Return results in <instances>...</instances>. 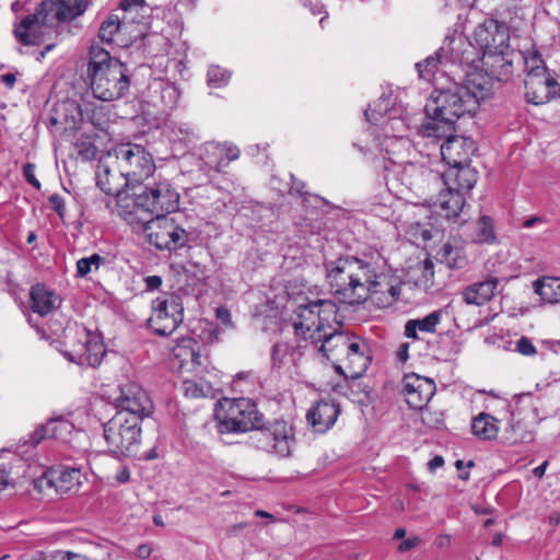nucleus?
Here are the masks:
<instances>
[{"label":"nucleus","mask_w":560,"mask_h":560,"mask_svg":"<svg viewBox=\"0 0 560 560\" xmlns=\"http://www.w3.org/2000/svg\"><path fill=\"white\" fill-rule=\"evenodd\" d=\"M326 281L340 301L377 307L393 305L400 295V281L392 273L378 252L343 255L324 262Z\"/></svg>","instance_id":"obj_1"},{"label":"nucleus","mask_w":560,"mask_h":560,"mask_svg":"<svg viewBox=\"0 0 560 560\" xmlns=\"http://www.w3.org/2000/svg\"><path fill=\"white\" fill-rule=\"evenodd\" d=\"M89 3L88 0H43L34 13L14 26V37L24 46L39 45L46 26L75 20L86 11Z\"/></svg>","instance_id":"obj_2"},{"label":"nucleus","mask_w":560,"mask_h":560,"mask_svg":"<svg viewBox=\"0 0 560 560\" xmlns=\"http://www.w3.org/2000/svg\"><path fill=\"white\" fill-rule=\"evenodd\" d=\"M220 433H252L260 425L264 415L249 398L223 399L214 413Z\"/></svg>","instance_id":"obj_3"},{"label":"nucleus","mask_w":560,"mask_h":560,"mask_svg":"<svg viewBox=\"0 0 560 560\" xmlns=\"http://www.w3.org/2000/svg\"><path fill=\"white\" fill-rule=\"evenodd\" d=\"M63 347L62 354L69 361L92 368L98 366L106 353L101 337L79 325L65 330Z\"/></svg>","instance_id":"obj_4"},{"label":"nucleus","mask_w":560,"mask_h":560,"mask_svg":"<svg viewBox=\"0 0 560 560\" xmlns=\"http://www.w3.org/2000/svg\"><path fill=\"white\" fill-rule=\"evenodd\" d=\"M104 438L113 453L133 456L140 445L141 421L137 417L126 418L124 413H115L104 424Z\"/></svg>","instance_id":"obj_5"},{"label":"nucleus","mask_w":560,"mask_h":560,"mask_svg":"<svg viewBox=\"0 0 560 560\" xmlns=\"http://www.w3.org/2000/svg\"><path fill=\"white\" fill-rule=\"evenodd\" d=\"M114 152L118 171L121 172L126 184H129L130 187L153 175L155 171L153 156L142 145L130 142L121 143L115 148Z\"/></svg>","instance_id":"obj_6"},{"label":"nucleus","mask_w":560,"mask_h":560,"mask_svg":"<svg viewBox=\"0 0 560 560\" xmlns=\"http://www.w3.org/2000/svg\"><path fill=\"white\" fill-rule=\"evenodd\" d=\"M294 442L293 428L283 420H275L267 425L264 420L249 435V444L267 454L279 458L291 455V446Z\"/></svg>","instance_id":"obj_7"},{"label":"nucleus","mask_w":560,"mask_h":560,"mask_svg":"<svg viewBox=\"0 0 560 560\" xmlns=\"http://www.w3.org/2000/svg\"><path fill=\"white\" fill-rule=\"evenodd\" d=\"M465 93L459 84L434 90L425 104L427 114L444 116L450 122H456L465 115H474L476 113L475 101L470 97L466 98L463 95Z\"/></svg>","instance_id":"obj_8"},{"label":"nucleus","mask_w":560,"mask_h":560,"mask_svg":"<svg viewBox=\"0 0 560 560\" xmlns=\"http://www.w3.org/2000/svg\"><path fill=\"white\" fill-rule=\"evenodd\" d=\"M90 77L93 95L104 102L124 97L130 88L129 71L121 61H112Z\"/></svg>","instance_id":"obj_9"},{"label":"nucleus","mask_w":560,"mask_h":560,"mask_svg":"<svg viewBox=\"0 0 560 560\" xmlns=\"http://www.w3.org/2000/svg\"><path fill=\"white\" fill-rule=\"evenodd\" d=\"M136 205L149 218L164 217L179 207V194L166 179L140 187L139 194H136Z\"/></svg>","instance_id":"obj_10"},{"label":"nucleus","mask_w":560,"mask_h":560,"mask_svg":"<svg viewBox=\"0 0 560 560\" xmlns=\"http://www.w3.org/2000/svg\"><path fill=\"white\" fill-rule=\"evenodd\" d=\"M138 221L150 244L158 249L173 250L184 247L188 242L187 232L173 218H138Z\"/></svg>","instance_id":"obj_11"},{"label":"nucleus","mask_w":560,"mask_h":560,"mask_svg":"<svg viewBox=\"0 0 560 560\" xmlns=\"http://www.w3.org/2000/svg\"><path fill=\"white\" fill-rule=\"evenodd\" d=\"M153 313L149 318L150 328L159 336H170L183 322V302L176 294L156 298L152 302Z\"/></svg>","instance_id":"obj_12"},{"label":"nucleus","mask_w":560,"mask_h":560,"mask_svg":"<svg viewBox=\"0 0 560 560\" xmlns=\"http://www.w3.org/2000/svg\"><path fill=\"white\" fill-rule=\"evenodd\" d=\"M116 413H124L126 418L137 417L142 422L153 413L154 406L148 393L136 383H127L119 387V395L115 398Z\"/></svg>","instance_id":"obj_13"},{"label":"nucleus","mask_w":560,"mask_h":560,"mask_svg":"<svg viewBox=\"0 0 560 560\" xmlns=\"http://www.w3.org/2000/svg\"><path fill=\"white\" fill-rule=\"evenodd\" d=\"M472 38L477 49L482 55L497 49L509 48L510 32L504 23L486 19L476 26Z\"/></svg>","instance_id":"obj_14"},{"label":"nucleus","mask_w":560,"mask_h":560,"mask_svg":"<svg viewBox=\"0 0 560 560\" xmlns=\"http://www.w3.org/2000/svg\"><path fill=\"white\" fill-rule=\"evenodd\" d=\"M440 55H444L445 62L477 69L480 52L477 47L464 35L447 36L440 47Z\"/></svg>","instance_id":"obj_15"},{"label":"nucleus","mask_w":560,"mask_h":560,"mask_svg":"<svg viewBox=\"0 0 560 560\" xmlns=\"http://www.w3.org/2000/svg\"><path fill=\"white\" fill-rule=\"evenodd\" d=\"M72 421L62 415L50 417L45 423L38 425L31 434L23 440L24 445L36 447L44 440L54 439L61 442H69L73 433Z\"/></svg>","instance_id":"obj_16"},{"label":"nucleus","mask_w":560,"mask_h":560,"mask_svg":"<svg viewBox=\"0 0 560 560\" xmlns=\"http://www.w3.org/2000/svg\"><path fill=\"white\" fill-rule=\"evenodd\" d=\"M82 472L78 468H61L45 472L35 480V488L40 492L54 488L57 493L77 492L81 486Z\"/></svg>","instance_id":"obj_17"},{"label":"nucleus","mask_w":560,"mask_h":560,"mask_svg":"<svg viewBox=\"0 0 560 560\" xmlns=\"http://www.w3.org/2000/svg\"><path fill=\"white\" fill-rule=\"evenodd\" d=\"M515 60V51L509 47L482 54L479 63H481L482 70L489 79L506 82L513 74V63Z\"/></svg>","instance_id":"obj_18"},{"label":"nucleus","mask_w":560,"mask_h":560,"mask_svg":"<svg viewBox=\"0 0 560 560\" xmlns=\"http://www.w3.org/2000/svg\"><path fill=\"white\" fill-rule=\"evenodd\" d=\"M388 103V98L381 97L376 103L375 108H369L365 110V118L372 125L381 124L386 132L397 131V133L393 135V137L397 139V143L400 147L409 148V141L406 139V132L408 129L407 125L402 119L389 114L387 108Z\"/></svg>","instance_id":"obj_19"},{"label":"nucleus","mask_w":560,"mask_h":560,"mask_svg":"<svg viewBox=\"0 0 560 560\" xmlns=\"http://www.w3.org/2000/svg\"><path fill=\"white\" fill-rule=\"evenodd\" d=\"M402 386L408 406L419 410L427 406L436 390L433 380L413 373L404 376Z\"/></svg>","instance_id":"obj_20"},{"label":"nucleus","mask_w":560,"mask_h":560,"mask_svg":"<svg viewBox=\"0 0 560 560\" xmlns=\"http://www.w3.org/2000/svg\"><path fill=\"white\" fill-rule=\"evenodd\" d=\"M476 150L472 139L457 135L448 137L440 145L442 159L448 166L470 163V156Z\"/></svg>","instance_id":"obj_21"},{"label":"nucleus","mask_w":560,"mask_h":560,"mask_svg":"<svg viewBox=\"0 0 560 560\" xmlns=\"http://www.w3.org/2000/svg\"><path fill=\"white\" fill-rule=\"evenodd\" d=\"M339 413V404L322 399L307 411L306 420L316 432L325 433L335 424Z\"/></svg>","instance_id":"obj_22"},{"label":"nucleus","mask_w":560,"mask_h":560,"mask_svg":"<svg viewBox=\"0 0 560 560\" xmlns=\"http://www.w3.org/2000/svg\"><path fill=\"white\" fill-rule=\"evenodd\" d=\"M558 80L553 77L544 79L525 78V97L528 103L534 105L546 104L551 98L557 97L559 93Z\"/></svg>","instance_id":"obj_23"},{"label":"nucleus","mask_w":560,"mask_h":560,"mask_svg":"<svg viewBox=\"0 0 560 560\" xmlns=\"http://www.w3.org/2000/svg\"><path fill=\"white\" fill-rule=\"evenodd\" d=\"M355 336H350L343 331L334 330L332 332L320 331L319 351L328 359L343 361V357L349 352V348L355 340Z\"/></svg>","instance_id":"obj_24"},{"label":"nucleus","mask_w":560,"mask_h":560,"mask_svg":"<svg viewBox=\"0 0 560 560\" xmlns=\"http://www.w3.org/2000/svg\"><path fill=\"white\" fill-rule=\"evenodd\" d=\"M200 350V343L196 339L186 337L179 339L174 346L173 355L182 369L197 371L203 365Z\"/></svg>","instance_id":"obj_25"},{"label":"nucleus","mask_w":560,"mask_h":560,"mask_svg":"<svg viewBox=\"0 0 560 560\" xmlns=\"http://www.w3.org/2000/svg\"><path fill=\"white\" fill-rule=\"evenodd\" d=\"M444 184L450 189L464 192L474 188L477 183L478 174L470 166V163L458 166H450L442 176Z\"/></svg>","instance_id":"obj_26"},{"label":"nucleus","mask_w":560,"mask_h":560,"mask_svg":"<svg viewBox=\"0 0 560 560\" xmlns=\"http://www.w3.org/2000/svg\"><path fill=\"white\" fill-rule=\"evenodd\" d=\"M498 284V279L491 277L467 285L460 294L467 305L482 306L494 296Z\"/></svg>","instance_id":"obj_27"},{"label":"nucleus","mask_w":560,"mask_h":560,"mask_svg":"<svg viewBox=\"0 0 560 560\" xmlns=\"http://www.w3.org/2000/svg\"><path fill=\"white\" fill-rule=\"evenodd\" d=\"M343 361L350 376H362L371 363L366 345L357 337L349 348V352L343 357Z\"/></svg>","instance_id":"obj_28"},{"label":"nucleus","mask_w":560,"mask_h":560,"mask_svg":"<svg viewBox=\"0 0 560 560\" xmlns=\"http://www.w3.org/2000/svg\"><path fill=\"white\" fill-rule=\"evenodd\" d=\"M315 301H310L306 304H300L294 310L293 327L298 335H302L305 339H307V334L310 335L314 331L313 327L317 329L318 325V312L316 308ZM310 339V336H308Z\"/></svg>","instance_id":"obj_29"},{"label":"nucleus","mask_w":560,"mask_h":560,"mask_svg":"<svg viewBox=\"0 0 560 560\" xmlns=\"http://www.w3.org/2000/svg\"><path fill=\"white\" fill-rule=\"evenodd\" d=\"M465 206L464 195L459 191L450 189L441 191L438 198V213L447 220L459 222V214Z\"/></svg>","instance_id":"obj_30"},{"label":"nucleus","mask_w":560,"mask_h":560,"mask_svg":"<svg viewBox=\"0 0 560 560\" xmlns=\"http://www.w3.org/2000/svg\"><path fill=\"white\" fill-rule=\"evenodd\" d=\"M490 81L491 79L487 75L467 72L464 83L459 84L460 89L466 92L463 95L475 101V110H477L479 102L491 94Z\"/></svg>","instance_id":"obj_31"},{"label":"nucleus","mask_w":560,"mask_h":560,"mask_svg":"<svg viewBox=\"0 0 560 560\" xmlns=\"http://www.w3.org/2000/svg\"><path fill=\"white\" fill-rule=\"evenodd\" d=\"M96 185L108 196H116L124 188H130V185L126 184L121 172L118 171L117 174H114L109 166L104 163H100L97 166Z\"/></svg>","instance_id":"obj_32"},{"label":"nucleus","mask_w":560,"mask_h":560,"mask_svg":"<svg viewBox=\"0 0 560 560\" xmlns=\"http://www.w3.org/2000/svg\"><path fill=\"white\" fill-rule=\"evenodd\" d=\"M57 296L46 285L36 283L30 291L31 308L34 313L45 316L56 307Z\"/></svg>","instance_id":"obj_33"},{"label":"nucleus","mask_w":560,"mask_h":560,"mask_svg":"<svg viewBox=\"0 0 560 560\" xmlns=\"http://www.w3.org/2000/svg\"><path fill=\"white\" fill-rule=\"evenodd\" d=\"M429 120L422 124L421 133L423 137L442 139H448V137H453L455 132V124L450 122L445 119L444 116L436 115H428Z\"/></svg>","instance_id":"obj_34"},{"label":"nucleus","mask_w":560,"mask_h":560,"mask_svg":"<svg viewBox=\"0 0 560 560\" xmlns=\"http://www.w3.org/2000/svg\"><path fill=\"white\" fill-rule=\"evenodd\" d=\"M471 431L480 440H494L499 433V420L487 412H480L472 419Z\"/></svg>","instance_id":"obj_35"},{"label":"nucleus","mask_w":560,"mask_h":560,"mask_svg":"<svg viewBox=\"0 0 560 560\" xmlns=\"http://www.w3.org/2000/svg\"><path fill=\"white\" fill-rule=\"evenodd\" d=\"M534 291L545 303H560V278L546 277L534 282Z\"/></svg>","instance_id":"obj_36"},{"label":"nucleus","mask_w":560,"mask_h":560,"mask_svg":"<svg viewBox=\"0 0 560 560\" xmlns=\"http://www.w3.org/2000/svg\"><path fill=\"white\" fill-rule=\"evenodd\" d=\"M469 238L474 243L490 244L495 242V232L493 220L488 215H481L475 223L471 224V232Z\"/></svg>","instance_id":"obj_37"},{"label":"nucleus","mask_w":560,"mask_h":560,"mask_svg":"<svg viewBox=\"0 0 560 560\" xmlns=\"http://www.w3.org/2000/svg\"><path fill=\"white\" fill-rule=\"evenodd\" d=\"M129 189L130 188H124L116 195L117 208L119 215L129 223H133L138 212H142V209L136 205V194H139V191L133 190L132 194L129 195ZM132 189H135V187Z\"/></svg>","instance_id":"obj_38"},{"label":"nucleus","mask_w":560,"mask_h":560,"mask_svg":"<svg viewBox=\"0 0 560 560\" xmlns=\"http://www.w3.org/2000/svg\"><path fill=\"white\" fill-rule=\"evenodd\" d=\"M315 304L319 312L317 329H314V331L310 335L312 343H317V341H320V331L325 330L324 322H328L329 317L336 315L338 312L337 304L331 300H315Z\"/></svg>","instance_id":"obj_39"},{"label":"nucleus","mask_w":560,"mask_h":560,"mask_svg":"<svg viewBox=\"0 0 560 560\" xmlns=\"http://www.w3.org/2000/svg\"><path fill=\"white\" fill-rule=\"evenodd\" d=\"M184 395L189 398H213L214 388L209 381L203 378L184 380L182 383Z\"/></svg>","instance_id":"obj_40"},{"label":"nucleus","mask_w":560,"mask_h":560,"mask_svg":"<svg viewBox=\"0 0 560 560\" xmlns=\"http://www.w3.org/2000/svg\"><path fill=\"white\" fill-rule=\"evenodd\" d=\"M347 390L345 395L353 402L366 405L370 401L371 388L364 384L361 376H350L345 381Z\"/></svg>","instance_id":"obj_41"},{"label":"nucleus","mask_w":560,"mask_h":560,"mask_svg":"<svg viewBox=\"0 0 560 560\" xmlns=\"http://www.w3.org/2000/svg\"><path fill=\"white\" fill-rule=\"evenodd\" d=\"M121 30V23L116 14L108 15L102 23L98 30V38L102 43L112 45L118 43V35Z\"/></svg>","instance_id":"obj_42"},{"label":"nucleus","mask_w":560,"mask_h":560,"mask_svg":"<svg viewBox=\"0 0 560 560\" xmlns=\"http://www.w3.org/2000/svg\"><path fill=\"white\" fill-rule=\"evenodd\" d=\"M439 260L451 269H460L466 266V257L462 250L450 243L443 244L438 252Z\"/></svg>","instance_id":"obj_43"},{"label":"nucleus","mask_w":560,"mask_h":560,"mask_svg":"<svg viewBox=\"0 0 560 560\" xmlns=\"http://www.w3.org/2000/svg\"><path fill=\"white\" fill-rule=\"evenodd\" d=\"M112 61L119 60L112 58L109 52L98 45H92L90 48V61L88 67L89 74L92 75L96 72V70L109 67Z\"/></svg>","instance_id":"obj_44"},{"label":"nucleus","mask_w":560,"mask_h":560,"mask_svg":"<svg viewBox=\"0 0 560 560\" xmlns=\"http://www.w3.org/2000/svg\"><path fill=\"white\" fill-rule=\"evenodd\" d=\"M211 148L214 154L220 155V159L213 165L218 172L228 166L230 162L237 160L241 153L240 149L231 143L213 144Z\"/></svg>","instance_id":"obj_45"},{"label":"nucleus","mask_w":560,"mask_h":560,"mask_svg":"<svg viewBox=\"0 0 560 560\" xmlns=\"http://www.w3.org/2000/svg\"><path fill=\"white\" fill-rule=\"evenodd\" d=\"M446 63L444 55H440V48L434 55L427 57L423 61L417 62L416 68L421 79L429 80L438 69L439 65Z\"/></svg>","instance_id":"obj_46"},{"label":"nucleus","mask_w":560,"mask_h":560,"mask_svg":"<svg viewBox=\"0 0 560 560\" xmlns=\"http://www.w3.org/2000/svg\"><path fill=\"white\" fill-rule=\"evenodd\" d=\"M389 160H392V162L394 164L404 165V168L401 172V180H404L405 185H407L409 188H411L416 185V180H413V177L418 178V177L424 175V173L427 172V170H424L422 166H419L415 163H410V162L405 163L402 160H396V159H392V158H389Z\"/></svg>","instance_id":"obj_47"},{"label":"nucleus","mask_w":560,"mask_h":560,"mask_svg":"<svg viewBox=\"0 0 560 560\" xmlns=\"http://www.w3.org/2000/svg\"><path fill=\"white\" fill-rule=\"evenodd\" d=\"M516 59L523 61L525 74L536 68L546 66L538 50L530 48L525 51H515Z\"/></svg>","instance_id":"obj_48"},{"label":"nucleus","mask_w":560,"mask_h":560,"mask_svg":"<svg viewBox=\"0 0 560 560\" xmlns=\"http://www.w3.org/2000/svg\"><path fill=\"white\" fill-rule=\"evenodd\" d=\"M231 79V73L219 67V66H211L208 69L207 72V82L210 88L213 89H220L225 86Z\"/></svg>","instance_id":"obj_49"},{"label":"nucleus","mask_w":560,"mask_h":560,"mask_svg":"<svg viewBox=\"0 0 560 560\" xmlns=\"http://www.w3.org/2000/svg\"><path fill=\"white\" fill-rule=\"evenodd\" d=\"M104 262L105 258L98 254H93L90 257H83L77 261V276L84 278L93 268L97 270Z\"/></svg>","instance_id":"obj_50"},{"label":"nucleus","mask_w":560,"mask_h":560,"mask_svg":"<svg viewBox=\"0 0 560 560\" xmlns=\"http://www.w3.org/2000/svg\"><path fill=\"white\" fill-rule=\"evenodd\" d=\"M442 317V311H434L423 318L412 319L417 325L418 329L423 332L433 334L436 330V326L440 323Z\"/></svg>","instance_id":"obj_51"},{"label":"nucleus","mask_w":560,"mask_h":560,"mask_svg":"<svg viewBox=\"0 0 560 560\" xmlns=\"http://www.w3.org/2000/svg\"><path fill=\"white\" fill-rule=\"evenodd\" d=\"M290 179H291V184H292L291 188H290V194L296 192L299 196H301L303 198L304 203L308 201V198H313L314 201L316 202V205H323V206L329 205V202L327 200H325L324 198H322L319 196H312L308 192L304 191L305 183L298 179L293 174H290Z\"/></svg>","instance_id":"obj_52"},{"label":"nucleus","mask_w":560,"mask_h":560,"mask_svg":"<svg viewBox=\"0 0 560 560\" xmlns=\"http://www.w3.org/2000/svg\"><path fill=\"white\" fill-rule=\"evenodd\" d=\"M36 560H91L82 553L72 552L69 550H54L47 553H39Z\"/></svg>","instance_id":"obj_53"},{"label":"nucleus","mask_w":560,"mask_h":560,"mask_svg":"<svg viewBox=\"0 0 560 560\" xmlns=\"http://www.w3.org/2000/svg\"><path fill=\"white\" fill-rule=\"evenodd\" d=\"M78 154L84 160H92L96 155V147L88 139H79L74 143Z\"/></svg>","instance_id":"obj_54"},{"label":"nucleus","mask_w":560,"mask_h":560,"mask_svg":"<svg viewBox=\"0 0 560 560\" xmlns=\"http://www.w3.org/2000/svg\"><path fill=\"white\" fill-rule=\"evenodd\" d=\"M515 351L525 357H534L537 353V348L528 337L522 336L515 342Z\"/></svg>","instance_id":"obj_55"},{"label":"nucleus","mask_w":560,"mask_h":560,"mask_svg":"<svg viewBox=\"0 0 560 560\" xmlns=\"http://www.w3.org/2000/svg\"><path fill=\"white\" fill-rule=\"evenodd\" d=\"M422 422L433 429H439L443 424V415L441 412H433L429 409L423 410L421 413Z\"/></svg>","instance_id":"obj_56"},{"label":"nucleus","mask_w":560,"mask_h":560,"mask_svg":"<svg viewBox=\"0 0 560 560\" xmlns=\"http://www.w3.org/2000/svg\"><path fill=\"white\" fill-rule=\"evenodd\" d=\"M290 347L285 342H277L271 349V360L273 366H280L283 358L288 354Z\"/></svg>","instance_id":"obj_57"},{"label":"nucleus","mask_w":560,"mask_h":560,"mask_svg":"<svg viewBox=\"0 0 560 560\" xmlns=\"http://www.w3.org/2000/svg\"><path fill=\"white\" fill-rule=\"evenodd\" d=\"M174 132L180 141L191 142L196 138L194 128L187 122L175 125Z\"/></svg>","instance_id":"obj_58"},{"label":"nucleus","mask_w":560,"mask_h":560,"mask_svg":"<svg viewBox=\"0 0 560 560\" xmlns=\"http://www.w3.org/2000/svg\"><path fill=\"white\" fill-rule=\"evenodd\" d=\"M419 269L421 271V282L423 284L432 283L434 277V264L430 258H425L422 262L419 264Z\"/></svg>","instance_id":"obj_59"},{"label":"nucleus","mask_w":560,"mask_h":560,"mask_svg":"<svg viewBox=\"0 0 560 560\" xmlns=\"http://www.w3.org/2000/svg\"><path fill=\"white\" fill-rule=\"evenodd\" d=\"M23 176L35 189H40V183L35 176V165L33 163H26L23 166Z\"/></svg>","instance_id":"obj_60"},{"label":"nucleus","mask_w":560,"mask_h":560,"mask_svg":"<svg viewBox=\"0 0 560 560\" xmlns=\"http://www.w3.org/2000/svg\"><path fill=\"white\" fill-rule=\"evenodd\" d=\"M48 202L50 208L62 219L65 217V201L61 196L54 194L49 196Z\"/></svg>","instance_id":"obj_61"},{"label":"nucleus","mask_w":560,"mask_h":560,"mask_svg":"<svg viewBox=\"0 0 560 560\" xmlns=\"http://www.w3.org/2000/svg\"><path fill=\"white\" fill-rule=\"evenodd\" d=\"M11 474V466L5 463H0V491L5 489L9 485Z\"/></svg>","instance_id":"obj_62"},{"label":"nucleus","mask_w":560,"mask_h":560,"mask_svg":"<svg viewBox=\"0 0 560 560\" xmlns=\"http://www.w3.org/2000/svg\"><path fill=\"white\" fill-rule=\"evenodd\" d=\"M144 282L147 290L153 291L162 285V278L160 276H148L144 278Z\"/></svg>","instance_id":"obj_63"},{"label":"nucleus","mask_w":560,"mask_h":560,"mask_svg":"<svg viewBox=\"0 0 560 560\" xmlns=\"http://www.w3.org/2000/svg\"><path fill=\"white\" fill-rule=\"evenodd\" d=\"M115 480L122 485L130 480V469L127 466H120L115 475Z\"/></svg>","instance_id":"obj_64"}]
</instances>
